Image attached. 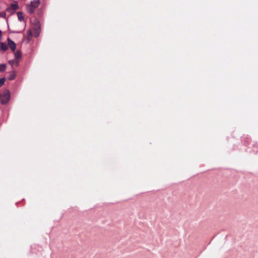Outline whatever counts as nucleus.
Listing matches in <instances>:
<instances>
[{"mask_svg": "<svg viewBox=\"0 0 258 258\" xmlns=\"http://www.w3.org/2000/svg\"><path fill=\"white\" fill-rule=\"evenodd\" d=\"M40 4V0H34L31 2L30 5L27 6V10L29 14H32L35 9L37 8Z\"/></svg>", "mask_w": 258, "mask_h": 258, "instance_id": "obj_1", "label": "nucleus"}, {"mask_svg": "<svg viewBox=\"0 0 258 258\" xmlns=\"http://www.w3.org/2000/svg\"><path fill=\"white\" fill-rule=\"evenodd\" d=\"M10 97V93L8 90H6L2 96L1 103L3 104H5L8 103Z\"/></svg>", "mask_w": 258, "mask_h": 258, "instance_id": "obj_2", "label": "nucleus"}, {"mask_svg": "<svg viewBox=\"0 0 258 258\" xmlns=\"http://www.w3.org/2000/svg\"><path fill=\"white\" fill-rule=\"evenodd\" d=\"M18 9V6L17 3L12 4L7 9V11L10 15H13L14 12Z\"/></svg>", "mask_w": 258, "mask_h": 258, "instance_id": "obj_3", "label": "nucleus"}, {"mask_svg": "<svg viewBox=\"0 0 258 258\" xmlns=\"http://www.w3.org/2000/svg\"><path fill=\"white\" fill-rule=\"evenodd\" d=\"M8 44L13 51L15 50L16 46L15 43L13 41H12L10 39H8Z\"/></svg>", "mask_w": 258, "mask_h": 258, "instance_id": "obj_4", "label": "nucleus"}, {"mask_svg": "<svg viewBox=\"0 0 258 258\" xmlns=\"http://www.w3.org/2000/svg\"><path fill=\"white\" fill-rule=\"evenodd\" d=\"M9 63L13 67L14 66H18L19 64V61L16 59L11 60L9 61Z\"/></svg>", "mask_w": 258, "mask_h": 258, "instance_id": "obj_5", "label": "nucleus"}, {"mask_svg": "<svg viewBox=\"0 0 258 258\" xmlns=\"http://www.w3.org/2000/svg\"><path fill=\"white\" fill-rule=\"evenodd\" d=\"M21 57V54L20 51H16L15 53V59L19 61Z\"/></svg>", "mask_w": 258, "mask_h": 258, "instance_id": "obj_6", "label": "nucleus"}, {"mask_svg": "<svg viewBox=\"0 0 258 258\" xmlns=\"http://www.w3.org/2000/svg\"><path fill=\"white\" fill-rule=\"evenodd\" d=\"M0 48L4 51H6L8 49L7 45L2 42L0 43Z\"/></svg>", "mask_w": 258, "mask_h": 258, "instance_id": "obj_7", "label": "nucleus"}, {"mask_svg": "<svg viewBox=\"0 0 258 258\" xmlns=\"http://www.w3.org/2000/svg\"><path fill=\"white\" fill-rule=\"evenodd\" d=\"M6 66L4 64H0V71L4 72L6 70Z\"/></svg>", "mask_w": 258, "mask_h": 258, "instance_id": "obj_8", "label": "nucleus"}, {"mask_svg": "<svg viewBox=\"0 0 258 258\" xmlns=\"http://www.w3.org/2000/svg\"><path fill=\"white\" fill-rule=\"evenodd\" d=\"M5 79L2 78L0 79V87H1L5 83Z\"/></svg>", "mask_w": 258, "mask_h": 258, "instance_id": "obj_9", "label": "nucleus"}, {"mask_svg": "<svg viewBox=\"0 0 258 258\" xmlns=\"http://www.w3.org/2000/svg\"><path fill=\"white\" fill-rule=\"evenodd\" d=\"M15 77V75H11V76L9 77V80H12L14 79Z\"/></svg>", "mask_w": 258, "mask_h": 258, "instance_id": "obj_10", "label": "nucleus"}, {"mask_svg": "<svg viewBox=\"0 0 258 258\" xmlns=\"http://www.w3.org/2000/svg\"><path fill=\"white\" fill-rule=\"evenodd\" d=\"M18 18L19 21L20 22L24 21L25 17H18Z\"/></svg>", "mask_w": 258, "mask_h": 258, "instance_id": "obj_11", "label": "nucleus"}, {"mask_svg": "<svg viewBox=\"0 0 258 258\" xmlns=\"http://www.w3.org/2000/svg\"><path fill=\"white\" fill-rule=\"evenodd\" d=\"M17 15H18V17L21 16H22V14H21V12H18L17 13Z\"/></svg>", "mask_w": 258, "mask_h": 258, "instance_id": "obj_12", "label": "nucleus"}, {"mask_svg": "<svg viewBox=\"0 0 258 258\" xmlns=\"http://www.w3.org/2000/svg\"><path fill=\"white\" fill-rule=\"evenodd\" d=\"M28 34H29V36H31V32H30V30H28Z\"/></svg>", "mask_w": 258, "mask_h": 258, "instance_id": "obj_13", "label": "nucleus"}]
</instances>
